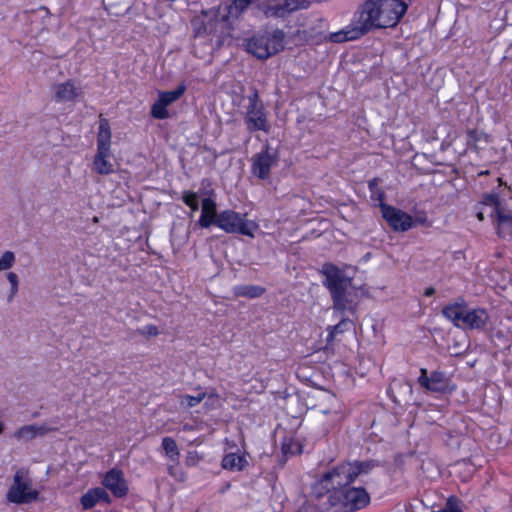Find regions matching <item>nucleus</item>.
<instances>
[{"label":"nucleus","mask_w":512,"mask_h":512,"mask_svg":"<svg viewBox=\"0 0 512 512\" xmlns=\"http://www.w3.org/2000/svg\"><path fill=\"white\" fill-rule=\"evenodd\" d=\"M185 85H179L173 91L160 92L158 99L153 103L151 107V116L155 119L163 120L169 117L167 107L178 100L185 92Z\"/></svg>","instance_id":"nucleus-17"},{"label":"nucleus","mask_w":512,"mask_h":512,"mask_svg":"<svg viewBox=\"0 0 512 512\" xmlns=\"http://www.w3.org/2000/svg\"><path fill=\"white\" fill-rule=\"evenodd\" d=\"M315 498V503L303 505L297 512H323V509L320 508V503L324 499V496H315Z\"/></svg>","instance_id":"nucleus-33"},{"label":"nucleus","mask_w":512,"mask_h":512,"mask_svg":"<svg viewBox=\"0 0 512 512\" xmlns=\"http://www.w3.org/2000/svg\"><path fill=\"white\" fill-rule=\"evenodd\" d=\"M510 51H511V48H509V49L506 51V54H505V56H504V58H503V59H508V58H510V57H511V55H510Z\"/></svg>","instance_id":"nucleus-47"},{"label":"nucleus","mask_w":512,"mask_h":512,"mask_svg":"<svg viewBox=\"0 0 512 512\" xmlns=\"http://www.w3.org/2000/svg\"><path fill=\"white\" fill-rule=\"evenodd\" d=\"M265 288L258 285H239L234 287V294L238 297L258 298L265 293Z\"/></svg>","instance_id":"nucleus-25"},{"label":"nucleus","mask_w":512,"mask_h":512,"mask_svg":"<svg viewBox=\"0 0 512 512\" xmlns=\"http://www.w3.org/2000/svg\"><path fill=\"white\" fill-rule=\"evenodd\" d=\"M375 2L381 29L396 26L408 8L402 0H375Z\"/></svg>","instance_id":"nucleus-13"},{"label":"nucleus","mask_w":512,"mask_h":512,"mask_svg":"<svg viewBox=\"0 0 512 512\" xmlns=\"http://www.w3.org/2000/svg\"><path fill=\"white\" fill-rule=\"evenodd\" d=\"M321 273L325 277L323 285L328 289L332 308L342 316L340 322L334 326L328 327L327 342H332L337 335L343 334L353 327V322L344 317L345 312L355 315L357 303L352 299L354 291L353 280L347 276L338 266L326 263L322 266Z\"/></svg>","instance_id":"nucleus-1"},{"label":"nucleus","mask_w":512,"mask_h":512,"mask_svg":"<svg viewBox=\"0 0 512 512\" xmlns=\"http://www.w3.org/2000/svg\"><path fill=\"white\" fill-rule=\"evenodd\" d=\"M18 292V286H11L10 295L8 296V302H11Z\"/></svg>","instance_id":"nucleus-43"},{"label":"nucleus","mask_w":512,"mask_h":512,"mask_svg":"<svg viewBox=\"0 0 512 512\" xmlns=\"http://www.w3.org/2000/svg\"><path fill=\"white\" fill-rule=\"evenodd\" d=\"M7 279L9 281V283L11 284V286H18V276L14 273V272H9L7 274Z\"/></svg>","instance_id":"nucleus-39"},{"label":"nucleus","mask_w":512,"mask_h":512,"mask_svg":"<svg viewBox=\"0 0 512 512\" xmlns=\"http://www.w3.org/2000/svg\"><path fill=\"white\" fill-rule=\"evenodd\" d=\"M82 508L84 510L91 509L97 504H110L111 497L105 488L96 487L89 489L80 499Z\"/></svg>","instance_id":"nucleus-20"},{"label":"nucleus","mask_w":512,"mask_h":512,"mask_svg":"<svg viewBox=\"0 0 512 512\" xmlns=\"http://www.w3.org/2000/svg\"><path fill=\"white\" fill-rule=\"evenodd\" d=\"M466 308L467 304L465 300L463 298H458L455 303L444 306L442 314L455 326L461 328V324H464Z\"/></svg>","instance_id":"nucleus-22"},{"label":"nucleus","mask_w":512,"mask_h":512,"mask_svg":"<svg viewBox=\"0 0 512 512\" xmlns=\"http://www.w3.org/2000/svg\"><path fill=\"white\" fill-rule=\"evenodd\" d=\"M254 1L255 0H233L229 6L228 14L238 17L246 11Z\"/></svg>","instance_id":"nucleus-29"},{"label":"nucleus","mask_w":512,"mask_h":512,"mask_svg":"<svg viewBox=\"0 0 512 512\" xmlns=\"http://www.w3.org/2000/svg\"><path fill=\"white\" fill-rule=\"evenodd\" d=\"M38 491L32 489V481L24 468L16 471L13 484L7 492V499L16 504L31 503L38 497Z\"/></svg>","instance_id":"nucleus-11"},{"label":"nucleus","mask_w":512,"mask_h":512,"mask_svg":"<svg viewBox=\"0 0 512 512\" xmlns=\"http://www.w3.org/2000/svg\"><path fill=\"white\" fill-rule=\"evenodd\" d=\"M285 33L281 29H275L271 33L254 35L246 40L247 52L258 59H268L284 49Z\"/></svg>","instance_id":"nucleus-6"},{"label":"nucleus","mask_w":512,"mask_h":512,"mask_svg":"<svg viewBox=\"0 0 512 512\" xmlns=\"http://www.w3.org/2000/svg\"><path fill=\"white\" fill-rule=\"evenodd\" d=\"M435 293V289L433 287H428L425 292H424V295L425 296H432L434 295Z\"/></svg>","instance_id":"nucleus-45"},{"label":"nucleus","mask_w":512,"mask_h":512,"mask_svg":"<svg viewBox=\"0 0 512 512\" xmlns=\"http://www.w3.org/2000/svg\"><path fill=\"white\" fill-rule=\"evenodd\" d=\"M104 2H107L109 6L118 7L119 10L128 11L131 7L130 0H103Z\"/></svg>","instance_id":"nucleus-35"},{"label":"nucleus","mask_w":512,"mask_h":512,"mask_svg":"<svg viewBox=\"0 0 512 512\" xmlns=\"http://www.w3.org/2000/svg\"><path fill=\"white\" fill-rule=\"evenodd\" d=\"M206 397L205 392L199 393L197 396L182 395L180 397L181 405H186L188 408L197 406Z\"/></svg>","instance_id":"nucleus-31"},{"label":"nucleus","mask_w":512,"mask_h":512,"mask_svg":"<svg viewBox=\"0 0 512 512\" xmlns=\"http://www.w3.org/2000/svg\"><path fill=\"white\" fill-rule=\"evenodd\" d=\"M248 464L246 458L237 453H229L222 459V467L230 471H241Z\"/></svg>","instance_id":"nucleus-23"},{"label":"nucleus","mask_w":512,"mask_h":512,"mask_svg":"<svg viewBox=\"0 0 512 512\" xmlns=\"http://www.w3.org/2000/svg\"><path fill=\"white\" fill-rule=\"evenodd\" d=\"M15 263V254L12 251H6L0 257V272L10 269Z\"/></svg>","instance_id":"nucleus-32"},{"label":"nucleus","mask_w":512,"mask_h":512,"mask_svg":"<svg viewBox=\"0 0 512 512\" xmlns=\"http://www.w3.org/2000/svg\"><path fill=\"white\" fill-rule=\"evenodd\" d=\"M247 100L248 105L244 114V123L248 132H268L270 125L267 119V112L259 97L257 89H252L251 94L247 96Z\"/></svg>","instance_id":"nucleus-9"},{"label":"nucleus","mask_w":512,"mask_h":512,"mask_svg":"<svg viewBox=\"0 0 512 512\" xmlns=\"http://www.w3.org/2000/svg\"><path fill=\"white\" fill-rule=\"evenodd\" d=\"M488 320L489 315L485 309L477 308L468 310L466 308L464 324H461V328L483 330L486 327Z\"/></svg>","instance_id":"nucleus-19"},{"label":"nucleus","mask_w":512,"mask_h":512,"mask_svg":"<svg viewBox=\"0 0 512 512\" xmlns=\"http://www.w3.org/2000/svg\"><path fill=\"white\" fill-rule=\"evenodd\" d=\"M102 484L104 488L110 490L117 498H122L128 493V486L121 470L111 469L108 471L104 476Z\"/></svg>","instance_id":"nucleus-18"},{"label":"nucleus","mask_w":512,"mask_h":512,"mask_svg":"<svg viewBox=\"0 0 512 512\" xmlns=\"http://www.w3.org/2000/svg\"><path fill=\"white\" fill-rule=\"evenodd\" d=\"M350 462L341 463L324 473L313 486L314 496H326L348 488L354 479Z\"/></svg>","instance_id":"nucleus-4"},{"label":"nucleus","mask_w":512,"mask_h":512,"mask_svg":"<svg viewBox=\"0 0 512 512\" xmlns=\"http://www.w3.org/2000/svg\"><path fill=\"white\" fill-rule=\"evenodd\" d=\"M14 438L18 441L29 442L35 439L34 425H24L17 429L14 434Z\"/></svg>","instance_id":"nucleus-28"},{"label":"nucleus","mask_w":512,"mask_h":512,"mask_svg":"<svg viewBox=\"0 0 512 512\" xmlns=\"http://www.w3.org/2000/svg\"><path fill=\"white\" fill-rule=\"evenodd\" d=\"M409 392H412V386H408Z\"/></svg>","instance_id":"nucleus-52"},{"label":"nucleus","mask_w":512,"mask_h":512,"mask_svg":"<svg viewBox=\"0 0 512 512\" xmlns=\"http://www.w3.org/2000/svg\"><path fill=\"white\" fill-rule=\"evenodd\" d=\"M370 496L363 487L349 486L343 491L324 496L320 503L323 512H354L366 507Z\"/></svg>","instance_id":"nucleus-3"},{"label":"nucleus","mask_w":512,"mask_h":512,"mask_svg":"<svg viewBox=\"0 0 512 512\" xmlns=\"http://www.w3.org/2000/svg\"><path fill=\"white\" fill-rule=\"evenodd\" d=\"M168 473L172 477H174V478H176V479H178L180 481H182L183 478H184V474L179 470L177 465H170V466H168Z\"/></svg>","instance_id":"nucleus-37"},{"label":"nucleus","mask_w":512,"mask_h":512,"mask_svg":"<svg viewBox=\"0 0 512 512\" xmlns=\"http://www.w3.org/2000/svg\"><path fill=\"white\" fill-rule=\"evenodd\" d=\"M304 0H260L256 7L266 18H284L289 14L307 8Z\"/></svg>","instance_id":"nucleus-12"},{"label":"nucleus","mask_w":512,"mask_h":512,"mask_svg":"<svg viewBox=\"0 0 512 512\" xmlns=\"http://www.w3.org/2000/svg\"><path fill=\"white\" fill-rule=\"evenodd\" d=\"M93 221L98 222V217H94Z\"/></svg>","instance_id":"nucleus-51"},{"label":"nucleus","mask_w":512,"mask_h":512,"mask_svg":"<svg viewBox=\"0 0 512 512\" xmlns=\"http://www.w3.org/2000/svg\"><path fill=\"white\" fill-rule=\"evenodd\" d=\"M277 150L265 145L264 149L251 158V173L260 180L270 178L271 168L278 165Z\"/></svg>","instance_id":"nucleus-14"},{"label":"nucleus","mask_w":512,"mask_h":512,"mask_svg":"<svg viewBox=\"0 0 512 512\" xmlns=\"http://www.w3.org/2000/svg\"><path fill=\"white\" fill-rule=\"evenodd\" d=\"M382 217L394 231L405 232L414 226L412 216L386 203H379Z\"/></svg>","instance_id":"nucleus-15"},{"label":"nucleus","mask_w":512,"mask_h":512,"mask_svg":"<svg viewBox=\"0 0 512 512\" xmlns=\"http://www.w3.org/2000/svg\"><path fill=\"white\" fill-rule=\"evenodd\" d=\"M467 135L469 141L477 142L480 139L479 133L476 130H468Z\"/></svg>","instance_id":"nucleus-40"},{"label":"nucleus","mask_w":512,"mask_h":512,"mask_svg":"<svg viewBox=\"0 0 512 512\" xmlns=\"http://www.w3.org/2000/svg\"><path fill=\"white\" fill-rule=\"evenodd\" d=\"M214 225L226 233L249 237H254L253 232L257 229L253 221L246 220L244 216L230 209L221 211Z\"/></svg>","instance_id":"nucleus-10"},{"label":"nucleus","mask_w":512,"mask_h":512,"mask_svg":"<svg viewBox=\"0 0 512 512\" xmlns=\"http://www.w3.org/2000/svg\"><path fill=\"white\" fill-rule=\"evenodd\" d=\"M111 129L106 118H100L99 131L97 134V153L93 161V169L100 175H109L113 164L109 161L111 156Z\"/></svg>","instance_id":"nucleus-7"},{"label":"nucleus","mask_w":512,"mask_h":512,"mask_svg":"<svg viewBox=\"0 0 512 512\" xmlns=\"http://www.w3.org/2000/svg\"><path fill=\"white\" fill-rule=\"evenodd\" d=\"M190 461H191V457H188V458L186 459V463L189 465V464H190Z\"/></svg>","instance_id":"nucleus-50"},{"label":"nucleus","mask_w":512,"mask_h":512,"mask_svg":"<svg viewBox=\"0 0 512 512\" xmlns=\"http://www.w3.org/2000/svg\"><path fill=\"white\" fill-rule=\"evenodd\" d=\"M197 36L218 35L225 36L228 29V15L222 14L220 8L202 11V14L192 20Z\"/></svg>","instance_id":"nucleus-8"},{"label":"nucleus","mask_w":512,"mask_h":512,"mask_svg":"<svg viewBox=\"0 0 512 512\" xmlns=\"http://www.w3.org/2000/svg\"><path fill=\"white\" fill-rule=\"evenodd\" d=\"M199 198V194L193 191H183L182 201L185 205L189 206Z\"/></svg>","instance_id":"nucleus-36"},{"label":"nucleus","mask_w":512,"mask_h":512,"mask_svg":"<svg viewBox=\"0 0 512 512\" xmlns=\"http://www.w3.org/2000/svg\"><path fill=\"white\" fill-rule=\"evenodd\" d=\"M489 213H490V207L484 206L483 207V217L485 218V214H487L489 216Z\"/></svg>","instance_id":"nucleus-46"},{"label":"nucleus","mask_w":512,"mask_h":512,"mask_svg":"<svg viewBox=\"0 0 512 512\" xmlns=\"http://www.w3.org/2000/svg\"><path fill=\"white\" fill-rule=\"evenodd\" d=\"M33 425H34L35 437H44L47 434H49L50 432L57 431L56 427H52L47 424H41V425L33 424Z\"/></svg>","instance_id":"nucleus-34"},{"label":"nucleus","mask_w":512,"mask_h":512,"mask_svg":"<svg viewBox=\"0 0 512 512\" xmlns=\"http://www.w3.org/2000/svg\"><path fill=\"white\" fill-rule=\"evenodd\" d=\"M18 292V286H11L10 295L8 296V302H11Z\"/></svg>","instance_id":"nucleus-42"},{"label":"nucleus","mask_w":512,"mask_h":512,"mask_svg":"<svg viewBox=\"0 0 512 512\" xmlns=\"http://www.w3.org/2000/svg\"><path fill=\"white\" fill-rule=\"evenodd\" d=\"M378 184V178H373L368 182V187L371 192V199L379 201L380 203H384L385 193L381 188H379Z\"/></svg>","instance_id":"nucleus-30"},{"label":"nucleus","mask_w":512,"mask_h":512,"mask_svg":"<svg viewBox=\"0 0 512 512\" xmlns=\"http://www.w3.org/2000/svg\"><path fill=\"white\" fill-rule=\"evenodd\" d=\"M219 213L217 212V204L211 197H205L201 202V216L197 225L201 228H209L214 225Z\"/></svg>","instance_id":"nucleus-21"},{"label":"nucleus","mask_w":512,"mask_h":512,"mask_svg":"<svg viewBox=\"0 0 512 512\" xmlns=\"http://www.w3.org/2000/svg\"><path fill=\"white\" fill-rule=\"evenodd\" d=\"M414 225L417 224H425L427 222V217L424 213L417 215L414 219Z\"/></svg>","instance_id":"nucleus-41"},{"label":"nucleus","mask_w":512,"mask_h":512,"mask_svg":"<svg viewBox=\"0 0 512 512\" xmlns=\"http://www.w3.org/2000/svg\"><path fill=\"white\" fill-rule=\"evenodd\" d=\"M351 470L354 472L353 476L356 479L359 475L368 474L373 469L382 466V463L375 459L364 460V461H354L350 463Z\"/></svg>","instance_id":"nucleus-24"},{"label":"nucleus","mask_w":512,"mask_h":512,"mask_svg":"<svg viewBox=\"0 0 512 512\" xmlns=\"http://www.w3.org/2000/svg\"><path fill=\"white\" fill-rule=\"evenodd\" d=\"M489 206V217L496 218L497 234L501 238L512 237V211L501 206L499 196L495 193L483 194L479 203L475 206L476 217L483 221V207Z\"/></svg>","instance_id":"nucleus-5"},{"label":"nucleus","mask_w":512,"mask_h":512,"mask_svg":"<svg viewBox=\"0 0 512 512\" xmlns=\"http://www.w3.org/2000/svg\"><path fill=\"white\" fill-rule=\"evenodd\" d=\"M55 89V99L57 101H72L77 96L74 85L69 81L57 85Z\"/></svg>","instance_id":"nucleus-26"},{"label":"nucleus","mask_w":512,"mask_h":512,"mask_svg":"<svg viewBox=\"0 0 512 512\" xmlns=\"http://www.w3.org/2000/svg\"><path fill=\"white\" fill-rule=\"evenodd\" d=\"M283 452L286 454L288 452L286 445H283Z\"/></svg>","instance_id":"nucleus-49"},{"label":"nucleus","mask_w":512,"mask_h":512,"mask_svg":"<svg viewBox=\"0 0 512 512\" xmlns=\"http://www.w3.org/2000/svg\"><path fill=\"white\" fill-rule=\"evenodd\" d=\"M4 431V423L0 420V434Z\"/></svg>","instance_id":"nucleus-48"},{"label":"nucleus","mask_w":512,"mask_h":512,"mask_svg":"<svg viewBox=\"0 0 512 512\" xmlns=\"http://www.w3.org/2000/svg\"><path fill=\"white\" fill-rule=\"evenodd\" d=\"M418 383L421 387L434 393H446L452 390L449 388L450 379L441 371H432L428 375L427 369L421 368Z\"/></svg>","instance_id":"nucleus-16"},{"label":"nucleus","mask_w":512,"mask_h":512,"mask_svg":"<svg viewBox=\"0 0 512 512\" xmlns=\"http://www.w3.org/2000/svg\"><path fill=\"white\" fill-rule=\"evenodd\" d=\"M142 333L155 337L159 334V330L155 325H147L144 327Z\"/></svg>","instance_id":"nucleus-38"},{"label":"nucleus","mask_w":512,"mask_h":512,"mask_svg":"<svg viewBox=\"0 0 512 512\" xmlns=\"http://www.w3.org/2000/svg\"><path fill=\"white\" fill-rule=\"evenodd\" d=\"M375 0H365L353 14L352 21L345 28L330 33L328 40L343 43L357 40L373 30L381 29Z\"/></svg>","instance_id":"nucleus-2"},{"label":"nucleus","mask_w":512,"mask_h":512,"mask_svg":"<svg viewBox=\"0 0 512 512\" xmlns=\"http://www.w3.org/2000/svg\"><path fill=\"white\" fill-rule=\"evenodd\" d=\"M193 212L199 209L198 199L188 206Z\"/></svg>","instance_id":"nucleus-44"},{"label":"nucleus","mask_w":512,"mask_h":512,"mask_svg":"<svg viewBox=\"0 0 512 512\" xmlns=\"http://www.w3.org/2000/svg\"><path fill=\"white\" fill-rule=\"evenodd\" d=\"M162 448L165 451V455L173 462H177L180 456V452L176 441L171 437H164L162 439Z\"/></svg>","instance_id":"nucleus-27"}]
</instances>
